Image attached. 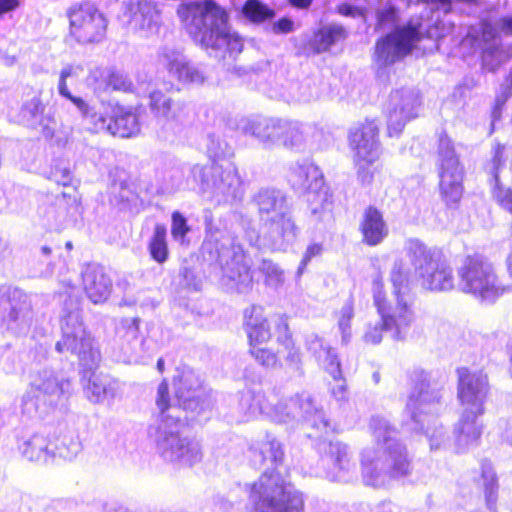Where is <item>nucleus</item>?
<instances>
[{
	"mask_svg": "<svg viewBox=\"0 0 512 512\" xmlns=\"http://www.w3.org/2000/svg\"><path fill=\"white\" fill-rule=\"evenodd\" d=\"M61 282L67 290L59 293V297L63 299L60 312L61 338L55 343V351L78 359L83 368L82 379H87L84 390L91 402L99 403L107 397L113 398L114 381L109 376L94 371L101 360V354L83 322L80 300L73 294L74 284L70 279H63Z\"/></svg>",
	"mask_w": 512,
	"mask_h": 512,
	"instance_id": "nucleus-1",
	"label": "nucleus"
},
{
	"mask_svg": "<svg viewBox=\"0 0 512 512\" xmlns=\"http://www.w3.org/2000/svg\"><path fill=\"white\" fill-rule=\"evenodd\" d=\"M253 466H267L257 482L249 486V500L255 512H304L302 492L281 472L284 461L282 444L271 434L249 447Z\"/></svg>",
	"mask_w": 512,
	"mask_h": 512,
	"instance_id": "nucleus-2",
	"label": "nucleus"
},
{
	"mask_svg": "<svg viewBox=\"0 0 512 512\" xmlns=\"http://www.w3.org/2000/svg\"><path fill=\"white\" fill-rule=\"evenodd\" d=\"M205 239L202 256L227 289L247 293L253 285L250 259L231 234L227 217L204 211Z\"/></svg>",
	"mask_w": 512,
	"mask_h": 512,
	"instance_id": "nucleus-3",
	"label": "nucleus"
},
{
	"mask_svg": "<svg viewBox=\"0 0 512 512\" xmlns=\"http://www.w3.org/2000/svg\"><path fill=\"white\" fill-rule=\"evenodd\" d=\"M369 428L378 448L367 447L361 452L362 481L376 489L389 488L394 481L410 475L411 461L388 419L374 415Z\"/></svg>",
	"mask_w": 512,
	"mask_h": 512,
	"instance_id": "nucleus-4",
	"label": "nucleus"
},
{
	"mask_svg": "<svg viewBox=\"0 0 512 512\" xmlns=\"http://www.w3.org/2000/svg\"><path fill=\"white\" fill-rule=\"evenodd\" d=\"M238 410L237 422H246L258 415H265L273 422L292 427L304 424L314 430L309 437L320 438L334 431V426L324 410L316 405L313 397L306 392L273 404L266 400L260 391H243L238 400Z\"/></svg>",
	"mask_w": 512,
	"mask_h": 512,
	"instance_id": "nucleus-5",
	"label": "nucleus"
},
{
	"mask_svg": "<svg viewBox=\"0 0 512 512\" xmlns=\"http://www.w3.org/2000/svg\"><path fill=\"white\" fill-rule=\"evenodd\" d=\"M178 14L193 41L209 55L235 59L241 53L242 38L231 30L227 11L214 0L189 3Z\"/></svg>",
	"mask_w": 512,
	"mask_h": 512,
	"instance_id": "nucleus-6",
	"label": "nucleus"
},
{
	"mask_svg": "<svg viewBox=\"0 0 512 512\" xmlns=\"http://www.w3.org/2000/svg\"><path fill=\"white\" fill-rule=\"evenodd\" d=\"M260 231H246L251 246L266 247L273 251H286L296 241L297 227L287 195L280 189L261 187L252 196Z\"/></svg>",
	"mask_w": 512,
	"mask_h": 512,
	"instance_id": "nucleus-7",
	"label": "nucleus"
},
{
	"mask_svg": "<svg viewBox=\"0 0 512 512\" xmlns=\"http://www.w3.org/2000/svg\"><path fill=\"white\" fill-rule=\"evenodd\" d=\"M156 404L160 411L159 421L150 427L157 453L167 462L182 467H191L202 460L201 446L197 441L181 436L186 419L179 407L169 404L168 383L163 380L157 390Z\"/></svg>",
	"mask_w": 512,
	"mask_h": 512,
	"instance_id": "nucleus-8",
	"label": "nucleus"
},
{
	"mask_svg": "<svg viewBox=\"0 0 512 512\" xmlns=\"http://www.w3.org/2000/svg\"><path fill=\"white\" fill-rule=\"evenodd\" d=\"M410 381L412 388L406 409L413 423L412 428L426 435L431 450H439L448 441L446 431L437 419L445 408L443 389L432 378L431 373L422 369H414L410 374Z\"/></svg>",
	"mask_w": 512,
	"mask_h": 512,
	"instance_id": "nucleus-9",
	"label": "nucleus"
},
{
	"mask_svg": "<svg viewBox=\"0 0 512 512\" xmlns=\"http://www.w3.org/2000/svg\"><path fill=\"white\" fill-rule=\"evenodd\" d=\"M287 180L295 192L305 195L311 221L319 224L332 220L333 195L318 166L307 159L296 161L289 166Z\"/></svg>",
	"mask_w": 512,
	"mask_h": 512,
	"instance_id": "nucleus-10",
	"label": "nucleus"
},
{
	"mask_svg": "<svg viewBox=\"0 0 512 512\" xmlns=\"http://www.w3.org/2000/svg\"><path fill=\"white\" fill-rule=\"evenodd\" d=\"M137 83L141 92L147 94L149 98L151 112L163 122L157 130L158 137L163 141L174 143L192 122L190 105L182 100H172L158 89L157 83L146 74L138 73Z\"/></svg>",
	"mask_w": 512,
	"mask_h": 512,
	"instance_id": "nucleus-11",
	"label": "nucleus"
},
{
	"mask_svg": "<svg viewBox=\"0 0 512 512\" xmlns=\"http://www.w3.org/2000/svg\"><path fill=\"white\" fill-rule=\"evenodd\" d=\"M190 179L204 197L218 205L240 202L245 194L243 181L232 164H196L190 169L188 183Z\"/></svg>",
	"mask_w": 512,
	"mask_h": 512,
	"instance_id": "nucleus-12",
	"label": "nucleus"
},
{
	"mask_svg": "<svg viewBox=\"0 0 512 512\" xmlns=\"http://www.w3.org/2000/svg\"><path fill=\"white\" fill-rule=\"evenodd\" d=\"M404 250L423 288L430 291H450L455 288L453 269L443 253L428 248L418 239H408Z\"/></svg>",
	"mask_w": 512,
	"mask_h": 512,
	"instance_id": "nucleus-13",
	"label": "nucleus"
},
{
	"mask_svg": "<svg viewBox=\"0 0 512 512\" xmlns=\"http://www.w3.org/2000/svg\"><path fill=\"white\" fill-rule=\"evenodd\" d=\"M429 26L422 17H412L404 25L395 26L390 33L378 39L373 56L378 75L381 70L410 54L425 35L433 37Z\"/></svg>",
	"mask_w": 512,
	"mask_h": 512,
	"instance_id": "nucleus-14",
	"label": "nucleus"
},
{
	"mask_svg": "<svg viewBox=\"0 0 512 512\" xmlns=\"http://www.w3.org/2000/svg\"><path fill=\"white\" fill-rule=\"evenodd\" d=\"M384 285L380 280L373 282V300L380 319L375 323H369L363 334V341L367 344L377 345L382 341L383 333H389L395 341L406 339L410 326L413 322V313L394 309L391 300L383 289Z\"/></svg>",
	"mask_w": 512,
	"mask_h": 512,
	"instance_id": "nucleus-15",
	"label": "nucleus"
},
{
	"mask_svg": "<svg viewBox=\"0 0 512 512\" xmlns=\"http://www.w3.org/2000/svg\"><path fill=\"white\" fill-rule=\"evenodd\" d=\"M457 275V288L482 303H494L506 291L492 265L479 255L467 256Z\"/></svg>",
	"mask_w": 512,
	"mask_h": 512,
	"instance_id": "nucleus-16",
	"label": "nucleus"
},
{
	"mask_svg": "<svg viewBox=\"0 0 512 512\" xmlns=\"http://www.w3.org/2000/svg\"><path fill=\"white\" fill-rule=\"evenodd\" d=\"M175 400L182 415L190 421L203 423L210 418L213 407L211 394L203 386L201 375L191 367L177 369L173 381ZM170 400V398L168 397ZM170 405H172L169 402Z\"/></svg>",
	"mask_w": 512,
	"mask_h": 512,
	"instance_id": "nucleus-17",
	"label": "nucleus"
},
{
	"mask_svg": "<svg viewBox=\"0 0 512 512\" xmlns=\"http://www.w3.org/2000/svg\"><path fill=\"white\" fill-rule=\"evenodd\" d=\"M71 394V383L68 379L59 377L51 369L39 370L32 378L30 389L22 396L21 410L23 414L32 416L42 414L39 402L43 401L49 407L63 405Z\"/></svg>",
	"mask_w": 512,
	"mask_h": 512,
	"instance_id": "nucleus-18",
	"label": "nucleus"
},
{
	"mask_svg": "<svg viewBox=\"0 0 512 512\" xmlns=\"http://www.w3.org/2000/svg\"><path fill=\"white\" fill-rule=\"evenodd\" d=\"M436 166L442 198L448 205L457 204L463 194L464 166L453 141L444 132L438 139Z\"/></svg>",
	"mask_w": 512,
	"mask_h": 512,
	"instance_id": "nucleus-19",
	"label": "nucleus"
},
{
	"mask_svg": "<svg viewBox=\"0 0 512 512\" xmlns=\"http://www.w3.org/2000/svg\"><path fill=\"white\" fill-rule=\"evenodd\" d=\"M70 33L78 43H99L106 35L108 21L92 3L85 2L68 10Z\"/></svg>",
	"mask_w": 512,
	"mask_h": 512,
	"instance_id": "nucleus-20",
	"label": "nucleus"
},
{
	"mask_svg": "<svg viewBox=\"0 0 512 512\" xmlns=\"http://www.w3.org/2000/svg\"><path fill=\"white\" fill-rule=\"evenodd\" d=\"M501 32L512 35V16L501 17L495 23L483 20L475 36L482 49V66L490 72L496 71L505 58Z\"/></svg>",
	"mask_w": 512,
	"mask_h": 512,
	"instance_id": "nucleus-21",
	"label": "nucleus"
},
{
	"mask_svg": "<svg viewBox=\"0 0 512 512\" xmlns=\"http://www.w3.org/2000/svg\"><path fill=\"white\" fill-rule=\"evenodd\" d=\"M421 97L414 88H400L391 92L386 107L389 136H398L405 125L419 116Z\"/></svg>",
	"mask_w": 512,
	"mask_h": 512,
	"instance_id": "nucleus-22",
	"label": "nucleus"
},
{
	"mask_svg": "<svg viewBox=\"0 0 512 512\" xmlns=\"http://www.w3.org/2000/svg\"><path fill=\"white\" fill-rule=\"evenodd\" d=\"M321 463L328 465L324 468V477L329 481L349 483L357 478V463L350 446L344 442L330 441Z\"/></svg>",
	"mask_w": 512,
	"mask_h": 512,
	"instance_id": "nucleus-23",
	"label": "nucleus"
},
{
	"mask_svg": "<svg viewBox=\"0 0 512 512\" xmlns=\"http://www.w3.org/2000/svg\"><path fill=\"white\" fill-rule=\"evenodd\" d=\"M457 375V397L462 409L485 412L484 404L490 391L487 375L466 367L458 368Z\"/></svg>",
	"mask_w": 512,
	"mask_h": 512,
	"instance_id": "nucleus-24",
	"label": "nucleus"
},
{
	"mask_svg": "<svg viewBox=\"0 0 512 512\" xmlns=\"http://www.w3.org/2000/svg\"><path fill=\"white\" fill-rule=\"evenodd\" d=\"M91 114L92 117H86L84 121L91 124L94 131H107L121 138L133 137L140 132L139 117L132 109L116 106L109 119L98 114L94 108Z\"/></svg>",
	"mask_w": 512,
	"mask_h": 512,
	"instance_id": "nucleus-25",
	"label": "nucleus"
},
{
	"mask_svg": "<svg viewBox=\"0 0 512 512\" xmlns=\"http://www.w3.org/2000/svg\"><path fill=\"white\" fill-rule=\"evenodd\" d=\"M349 145L353 158L380 157L379 128L374 120H366L350 129Z\"/></svg>",
	"mask_w": 512,
	"mask_h": 512,
	"instance_id": "nucleus-26",
	"label": "nucleus"
},
{
	"mask_svg": "<svg viewBox=\"0 0 512 512\" xmlns=\"http://www.w3.org/2000/svg\"><path fill=\"white\" fill-rule=\"evenodd\" d=\"M282 118L251 116L242 119L239 130L245 136L256 139L264 148L273 149L279 141Z\"/></svg>",
	"mask_w": 512,
	"mask_h": 512,
	"instance_id": "nucleus-27",
	"label": "nucleus"
},
{
	"mask_svg": "<svg viewBox=\"0 0 512 512\" xmlns=\"http://www.w3.org/2000/svg\"><path fill=\"white\" fill-rule=\"evenodd\" d=\"M122 5L124 16L133 29L144 32L146 37L158 32L160 13L153 5L143 0L123 1Z\"/></svg>",
	"mask_w": 512,
	"mask_h": 512,
	"instance_id": "nucleus-28",
	"label": "nucleus"
},
{
	"mask_svg": "<svg viewBox=\"0 0 512 512\" xmlns=\"http://www.w3.org/2000/svg\"><path fill=\"white\" fill-rule=\"evenodd\" d=\"M140 319L123 318L116 327V336L123 341V351L128 362H138L148 354L147 341L139 334Z\"/></svg>",
	"mask_w": 512,
	"mask_h": 512,
	"instance_id": "nucleus-29",
	"label": "nucleus"
},
{
	"mask_svg": "<svg viewBox=\"0 0 512 512\" xmlns=\"http://www.w3.org/2000/svg\"><path fill=\"white\" fill-rule=\"evenodd\" d=\"M484 412L462 409L460 418L454 426L455 447L458 453L465 452L475 446L482 434L479 418Z\"/></svg>",
	"mask_w": 512,
	"mask_h": 512,
	"instance_id": "nucleus-30",
	"label": "nucleus"
},
{
	"mask_svg": "<svg viewBox=\"0 0 512 512\" xmlns=\"http://www.w3.org/2000/svg\"><path fill=\"white\" fill-rule=\"evenodd\" d=\"M84 291L94 304L105 302L112 290V280L106 274L104 267L91 263L84 266L82 272Z\"/></svg>",
	"mask_w": 512,
	"mask_h": 512,
	"instance_id": "nucleus-31",
	"label": "nucleus"
},
{
	"mask_svg": "<svg viewBox=\"0 0 512 512\" xmlns=\"http://www.w3.org/2000/svg\"><path fill=\"white\" fill-rule=\"evenodd\" d=\"M17 445L22 456L28 461L38 464L53 463L52 443L45 434L26 431L17 437Z\"/></svg>",
	"mask_w": 512,
	"mask_h": 512,
	"instance_id": "nucleus-32",
	"label": "nucleus"
},
{
	"mask_svg": "<svg viewBox=\"0 0 512 512\" xmlns=\"http://www.w3.org/2000/svg\"><path fill=\"white\" fill-rule=\"evenodd\" d=\"M84 71V67L80 63H68L65 64L59 73V79L57 83L58 94L70 101L80 116L84 120L86 117H92V108L82 97L75 96L69 90V80L77 79L81 76Z\"/></svg>",
	"mask_w": 512,
	"mask_h": 512,
	"instance_id": "nucleus-33",
	"label": "nucleus"
},
{
	"mask_svg": "<svg viewBox=\"0 0 512 512\" xmlns=\"http://www.w3.org/2000/svg\"><path fill=\"white\" fill-rule=\"evenodd\" d=\"M359 230L362 234V241L368 246L381 244L389 234L383 214L374 206L367 207L359 223Z\"/></svg>",
	"mask_w": 512,
	"mask_h": 512,
	"instance_id": "nucleus-34",
	"label": "nucleus"
},
{
	"mask_svg": "<svg viewBox=\"0 0 512 512\" xmlns=\"http://www.w3.org/2000/svg\"><path fill=\"white\" fill-rule=\"evenodd\" d=\"M408 275V269L405 268L402 260L395 261L391 270L393 291L387 299L392 301L394 309L399 311L405 309L407 312L413 313Z\"/></svg>",
	"mask_w": 512,
	"mask_h": 512,
	"instance_id": "nucleus-35",
	"label": "nucleus"
},
{
	"mask_svg": "<svg viewBox=\"0 0 512 512\" xmlns=\"http://www.w3.org/2000/svg\"><path fill=\"white\" fill-rule=\"evenodd\" d=\"M305 347L331 377L340 375L341 364L338 355L321 337L314 333L308 334L305 337Z\"/></svg>",
	"mask_w": 512,
	"mask_h": 512,
	"instance_id": "nucleus-36",
	"label": "nucleus"
},
{
	"mask_svg": "<svg viewBox=\"0 0 512 512\" xmlns=\"http://www.w3.org/2000/svg\"><path fill=\"white\" fill-rule=\"evenodd\" d=\"M53 449V462L56 459H63L65 461L73 460L82 450V443L79 438V433L75 427V422L66 424L60 429V433L52 443Z\"/></svg>",
	"mask_w": 512,
	"mask_h": 512,
	"instance_id": "nucleus-37",
	"label": "nucleus"
},
{
	"mask_svg": "<svg viewBox=\"0 0 512 512\" xmlns=\"http://www.w3.org/2000/svg\"><path fill=\"white\" fill-rule=\"evenodd\" d=\"M245 331L250 347L266 343L271 338L270 324L261 306H252L245 310Z\"/></svg>",
	"mask_w": 512,
	"mask_h": 512,
	"instance_id": "nucleus-38",
	"label": "nucleus"
},
{
	"mask_svg": "<svg viewBox=\"0 0 512 512\" xmlns=\"http://www.w3.org/2000/svg\"><path fill=\"white\" fill-rule=\"evenodd\" d=\"M270 98H281L287 102L309 103L319 97V89L311 79H305L302 82H293L288 88H281L276 91L273 89L265 90Z\"/></svg>",
	"mask_w": 512,
	"mask_h": 512,
	"instance_id": "nucleus-39",
	"label": "nucleus"
},
{
	"mask_svg": "<svg viewBox=\"0 0 512 512\" xmlns=\"http://www.w3.org/2000/svg\"><path fill=\"white\" fill-rule=\"evenodd\" d=\"M307 128L306 124L299 121L283 119L277 147L282 146L295 151L302 150L306 142Z\"/></svg>",
	"mask_w": 512,
	"mask_h": 512,
	"instance_id": "nucleus-40",
	"label": "nucleus"
},
{
	"mask_svg": "<svg viewBox=\"0 0 512 512\" xmlns=\"http://www.w3.org/2000/svg\"><path fill=\"white\" fill-rule=\"evenodd\" d=\"M38 214L44 225L50 229H59L67 216L64 197L47 195L38 207Z\"/></svg>",
	"mask_w": 512,
	"mask_h": 512,
	"instance_id": "nucleus-41",
	"label": "nucleus"
},
{
	"mask_svg": "<svg viewBox=\"0 0 512 512\" xmlns=\"http://www.w3.org/2000/svg\"><path fill=\"white\" fill-rule=\"evenodd\" d=\"M347 31L339 24H328L319 28L309 41V46L315 54L330 49L333 45L346 39Z\"/></svg>",
	"mask_w": 512,
	"mask_h": 512,
	"instance_id": "nucleus-42",
	"label": "nucleus"
},
{
	"mask_svg": "<svg viewBox=\"0 0 512 512\" xmlns=\"http://www.w3.org/2000/svg\"><path fill=\"white\" fill-rule=\"evenodd\" d=\"M147 250L152 260L158 264H164L169 258L167 242V228L164 224L157 223L148 240Z\"/></svg>",
	"mask_w": 512,
	"mask_h": 512,
	"instance_id": "nucleus-43",
	"label": "nucleus"
},
{
	"mask_svg": "<svg viewBox=\"0 0 512 512\" xmlns=\"http://www.w3.org/2000/svg\"><path fill=\"white\" fill-rule=\"evenodd\" d=\"M481 478L483 480L487 509L490 512H497L496 503L498 499V481L496 473L489 460H483L481 462Z\"/></svg>",
	"mask_w": 512,
	"mask_h": 512,
	"instance_id": "nucleus-44",
	"label": "nucleus"
},
{
	"mask_svg": "<svg viewBox=\"0 0 512 512\" xmlns=\"http://www.w3.org/2000/svg\"><path fill=\"white\" fill-rule=\"evenodd\" d=\"M45 106L39 97H33L23 104L21 115L29 126H41L44 130L49 128L51 118L44 116Z\"/></svg>",
	"mask_w": 512,
	"mask_h": 512,
	"instance_id": "nucleus-45",
	"label": "nucleus"
},
{
	"mask_svg": "<svg viewBox=\"0 0 512 512\" xmlns=\"http://www.w3.org/2000/svg\"><path fill=\"white\" fill-rule=\"evenodd\" d=\"M241 13L245 19L253 24H262L274 19L275 10L260 0H246Z\"/></svg>",
	"mask_w": 512,
	"mask_h": 512,
	"instance_id": "nucleus-46",
	"label": "nucleus"
},
{
	"mask_svg": "<svg viewBox=\"0 0 512 512\" xmlns=\"http://www.w3.org/2000/svg\"><path fill=\"white\" fill-rule=\"evenodd\" d=\"M186 58L183 52L174 46H162L157 52L159 65L163 66L171 76H173L180 65L184 64Z\"/></svg>",
	"mask_w": 512,
	"mask_h": 512,
	"instance_id": "nucleus-47",
	"label": "nucleus"
},
{
	"mask_svg": "<svg viewBox=\"0 0 512 512\" xmlns=\"http://www.w3.org/2000/svg\"><path fill=\"white\" fill-rule=\"evenodd\" d=\"M336 315L342 343L348 344L352 336L351 321L354 318V301L351 296L344 302Z\"/></svg>",
	"mask_w": 512,
	"mask_h": 512,
	"instance_id": "nucleus-48",
	"label": "nucleus"
},
{
	"mask_svg": "<svg viewBox=\"0 0 512 512\" xmlns=\"http://www.w3.org/2000/svg\"><path fill=\"white\" fill-rule=\"evenodd\" d=\"M179 82L183 84H202L205 80V75L200 66L192 63L187 58L184 64L180 65L177 71L173 74Z\"/></svg>",
	"mask_w": 512,
	"mask_h": 512,
	"instance_id": "nucleus-49",
	"label": "nucleus"
},
{
	"mask_svg": "<svg viewBox=\"0 0 512 512\" xmlns=\"http://www.w3.org/2000/svg\"><path fill=\"white\" fill-rule=\"evenodd\" d=\"M379 157H359L353 158L354 166L356 169L357 180L362 185H369L372 183L376 168L374 164Z\"/></svg>",
	"mask_w": 512,
	"mask_h": 512,
	"instance_id": "nucleus-50",
	"label": "nucleus"
},
{
	"mask_svg": "<svg viewBox=\"0 0 512 512\" xmlns=\"http://www.w3.org/2000/svg\"><path fill=\"white\" fill-rule=\"evenodd\" d=\"M505 147L498 143L492 149L491 160L485 165L486 172L491 176V183L500 181V172L506 165Z\"/></svg>",
	"mask_w": 512,
	"mask_h": 512,
	"instance_id": "nucleus-51",
	"label": "nucleus"
},
{
	"mask_svg": "<svg viewBox=\"0 0 512 512\" xmlns=\"http://www.w3.org/2000/svg\"><path fill=\"white\" fill-rule=\"evenodd\" d=\"M191 231L187 218L180 211H174L171 215V235L180 245L188 244L187 235Z\"/></svg>",
	"mask_w": 512,
	"mask_h": 512,
	"instance_id": "nucleus-52",
	"label": "nucleus"
},
{
	"mask_svg": "<svg viewBox=\"0 0 512 512\" xmlns=\"http://www.w3.org/2000/svg\"><path fill=\"white\" fill-rule=\"evenodd\" d=\"M108 68L94 66L89 69L85 83L94 93H102L108 90Z\"/></svg>",
	"mask_w": 512,
	"mask_h": 512,
	"instance_id": "nucleus-53",
	"label": "nucleus"
},
{
	"mask_svg": "<svg viewBox=\"0 0 512 512\" xmlns=\"http://www.w3.org/2000/svg\"><path fill=\"white\" fill-rule=\"evenodd\" d=\"M286 355L284 356V362L286 370L291 374L292 377L304 376L302 353L296 345L284 348Z\"/></svg>",
	"mask_w": 512,
	"mask_h": 512,
	"instance_id": "nucleus-54",
	"label": "nucleus"
},
{
	"mask_svg": "<svg viewBox=\"0 0 512 512\" xmlns=\"http://www.w3.org/2000/svg\"><path fill=\"white\" fill-rule=\"evenodd\" d=\"M108 75V89L126 93L134 92V84L124 71L111 67L108 68Z\"/></svg>",
	"mask_w": 512,
	"mask_h": 512,
	"instance_id": "nucleus-55",
	"label": "nucleus"
},
{
	"mask_svg": "<svg viewBox=\"0 0 512 512\" xmlns=\"http://www.w3.org/2000/svg\"><path fill=\"white\" fill-rule=\"evenodd\" d=\"M491 185L495 202L504 211L512 215V188L503 185L501 181L491 183Z\"/></svg>",
	"mask_w": 512,
	"mask_h": 512,
	"instance_id": "nucleus-56",
	"label": "nucleus"
},
{
	"mask_svg": "<svg viewBox=\"0 0 512 512\" xmlns=\"http://www.w3.org/2000/svg\"><path fill=\"white\" fill-rule=\"evenodd\" d=\"M259 270L266 276L269 285L278 286L284 282L283 270L271 260L263 259Z\"/></svg>",
	"mask_w": 512,
	"mask_h": 512,
	"instance_id": "nucleus-57",
	"label": "nucleus"
},
{
	"mask_svg": "<svg viewBox=\"0 0 512 512\" xmlns=\"http://www.w3.org/2000/svg\"><path fill=\"white\" fill-rule=\"evenodd\" d=\"M277 333V343L283 348L295 345L292 333L289 330L287 318L285 316H277L274 320Z\"/></svg>",
	"mask_w": 512,
	"mask_h": 512,
	"instance_id": "nucleus-58",
	"label": "nucleus"
},
{
	"mask_svg": "<svg viewBox=\"0 0 512 512\" xmlns=\"http://www.w3.org/2000/svg\"><path fill=\"white\" fill-rule=\"evenodd\" d=\"M334 384L330 386L331 397L337 402L340 408L344 407L349 400V393L345 380L342 378V370L338 377H332Z\"/></svg>",
	"mask_w": 512,
	"mask_h": 512,
	"instance_id": "nucleus-59",
	"label": "nucleus"
},
{
	"mask_svg": "<svg viewBox=\"0 0 512 512\" xmlns=\"http://www.w3.org/2000/svg\"><path fill=\"white\" fill-rule=\"evenodd\" d=\"M250 353L259 364L266 368H275L279 365L277 354L269 349L253 346L250 348Z\"/></svg>",
	"mask_w": 512,
	"mask_h": 512,
	"instance_id": "nucleus-60",
	"label": "nucleus"
},
{
	"mask_svg": "<svg viewBox=\"0 0 512 512\" xmlns=\"http://www.w3.org/2000/svg\"><path fill=\"white\" fill-rule=\"evenodd\" d=\"M207 152L211 158H223L226 156L227 143L215 134L207 135Z\"/></svg>",
	"mask_w": 512,
	"mask_h": 512,
	"instance_id": "nucleus-61",
	"label": "nucleus"
},
{
	"mask_svg": "<svg viewBox=\"0 0 512 512\" xmlns=\"http://www.w3.org/2000/svg\"><path fill=\"white\" fill-rule=\"evenodd\" d=\"M180 276L182 278V285L187 289L192 291H200L202 289V276L195 272L193 269L184 267L180 272Z\"/></svg>",
	"mask_w": 512,
	"mask_h": 512,
	"instance_id": "nucleus-62",
	"label": "nucleus"
},
{
	"mask_svg": "<svg viewBox=\"0 0 512 512\" xmlns=\"http://www.w3.org/2000/svg\"><path fill=\"white\" fill-rule=\"evenodd\" d=\"M243 504L241 502H233L230 498L217 495L213 498L214 512H242Z\"/></svg>",
	"mask_w": 512,
	"mask_h": 512,
	"instance_id": "nucleus-63",
	"label": "nucleus"
},
{
	"mask_svg": "<svg viewBox=\"0 0 512 512\" xmlns=\"http://www.w3.org/2000/svg\"><path fill=\"white\" fill-rule=\"evenodd\" d=\"M512 96V68L500 86V94L496 97V106L501 107Z\"/></svg>",
	"mask_w": 512,
	"mask_h": 512,
	"instance_id": "nucleus-64",
	"label": "nucleus"
}]
</instances>
